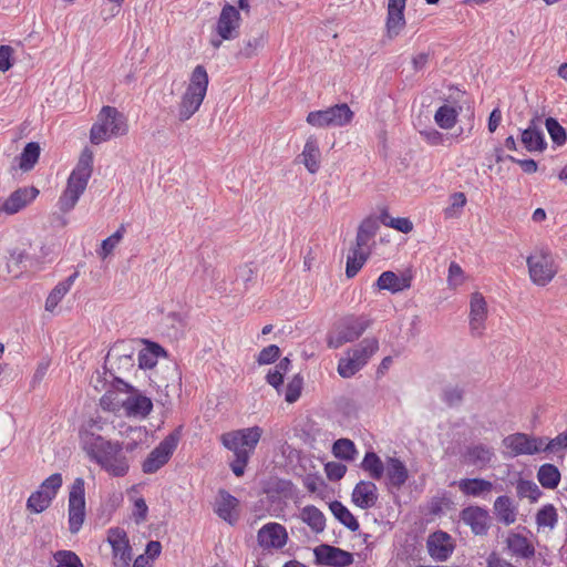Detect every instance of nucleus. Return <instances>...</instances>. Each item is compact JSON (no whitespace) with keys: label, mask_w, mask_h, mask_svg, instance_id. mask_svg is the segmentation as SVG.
<instances>
[{"label":"nucleus","mask_w":567,"mask_h":567,"mask_svg":"<svg viewBox=\"0 0 567 567\" xmlns=\"http://www.w3.org/2000/svg\"><path fill=\"white\" fill-rule=\"evenodd\" d=\"M83 450L91 461L114 477H123L128 473L130 462L123 451V443L86 432L82 435Z\"/></svg>","instance_id":"f257e3e1"},{"label":"nucleus","mask_w":567,"mask_h":567,"mask_svg":"<svg viewBox=\"0 0 567 567\" xmlns=\"http://www.w3.org/2000/svg\"><path fill=\"white\" fill-rule=\"evenodd\" d=\"M262 433V429L255 425L230 431L220 436L221 444L234 454V458L229 462V466L237 477L245 474L247 464L254 454Z\"/></svg>","instance_id":"f03ea898"},{"label":"nucleus","mask_w":567,"mask_h":567,"mask_svg":"<svg viewBox=\"0 0 567 567\" xmlns=\"http://www.w3.org/2000/svg\"><path fill=\"white\" fill-rule=\"evenodd\" d=\"M93 172V153L85 148L71 172L66 187L59 198V208L63 213H69L74 208L81 195L86 189L89 179Z\"/></svg>","instance_id":"7ed1b4c3"},{"label":"nucleus","mask_w":567,"mask_h":567,"mask_svg":"<svg viewBox=\"0 0 567 567\" xmlns=\"http://www.w3.org/2000/svg\"><path fill=\"white\" fill-rule=\"evenodd\" d=\"M208 86V74L203 65H197L192 72L190 82L182 96L178 107L181 122L189 120L202 105Z\"/></svg>","instance_id":"20e7f679"},{"label":"nucleus","mask_w":567,"mask_h":567,"mask_svg":"<svg viewBox=\"0 0 567 567\" xmlns=\"http://www.w3.org/2000/svg\"><path fill=\"white\" fill-rule=\"evenodd\" d=\"M127 132L125 116L113 106H103L97 121L91 127L90 141L97 145L112 136L124 135Z\"/></svg>","instance_id":"39448f33"},{"label":"nucleus","mask_w":567,"mask_h":567,"mask_svg":"<svg viewBox=\"0 0 567 567\" xmlns=\"http://www.w3.org/2000/svg\"><path fill=\"white\" fill-rule=\"evenodd\" d=\"M526 262L530 280L537 286L544 287L549 284L558 271L555 257L547 248L535 249Z\"/></svg>","instance_id":"423d86ee"},{"label":"nucleus","mask_w":567,"mask_h":567,"mask_svg":"<svg viewBox=\"0 0 567 567\" xmlns=\"http://www.w3.org/2000/svg\"><path fill=\"white\" fill-rule=\"evenodd\" d=\"M371 320L365 316H348L342 318L333 333L328 337V347L338 349L344 343L359 339L370 327Z\"/></svg>","instance_id":"0eeeda50"},{"label":"nucleus","mask_w":567,"mask_h":567,"mask_svg":"<svg viewBox=\"0 0 567 567\" xmlns=\"http://www.w3.org/2000/svg\"><path fill=\"white\" fill-rule=\"evenodd\" d=\"M179 442V432L169 433L159 444L147 455L142 464V471L145 474H154L168 463Z\"/></svg>","instance_id":"6e6552de"},{"label":"nucleus","mask_w":567,"mask_h":567,"mask_svg":"<svg viewBox=\"0 0 567 567\" xmlns=\"http://www.w3.org/2000/svg\"><path fill=\"white\" fill-rule=\"evenodd\" d=\"M69 530L76 534L85 518V487L84 480L78 477L74 480L69 493Z\"/></svg>","instance_id":"1a4fd4ad"},{"label":"nucleus","mask_w":567,"mask_h":567,"mask_svg":"<svg viewBox=\"0 0 567 567\" xmlns=\"http://www.w3.org/2000/svg\"><path fill=\"white\" fill-rule=\"evenodd\" d=\"M134 348L131 343L118 341L114 343L105 357V368L112 373L130 371L134 368Z\"/></svg>","instance_id":"9d476101"},{"label":"nucleus","mask_w":567,"mask_h":567,"mask_svg":"<svg viewBox=\"0 0 567 567\" xmlns=\"http://www.w3.org/2000/svg\"><path fill=\"white\" fill-rule=\"evenodd\" d=\"M241 17L238 9L229 3L224 4L215 31L221 40H235L239 35Z\"/></svg>","instance_id":"9b49d317"},{"label":"nucleus","mask_w":567,"mask_h":567,"mask_svg":"<svg viewBox=\"0 0 567 567\" xmlns=\"http://www.w3.org/2000/svg\"><path fill=\"white\" fill-rule=\"evenodd\" d=\"M315 563L321 566L348 567L353 563V555L339 547L321 544L313 548Z\"/></svg>","instance_id":"f8f14e48"},{"label":"nucleus","mask_w":567,"mask_h":567,"mask_svg":"<svg viewBox=\"0 0 567 567\" xmlns=\"http://www.w3.org/2000/svg\"><path fill=\"white\" fill-rule=\"evenodd\" d=\"M383 480L390 493L400 491L409 480V470L404 462L395 456H386Z\"/></svg>","instance_id":"ddd939ff"},{"label":"nucleus","mask_w":567,"mask_h":567,"mask_svg":"<svg viewBox=\"0 0 567 567\" xmlns=\"http://www.w3.org/2000/svg\"><path fill=\"white\" fill-rule=\"evenodd\" d=\"M258 545L262 549H281L288 542V533L279 523H267L257 533Z\"/></svg>","instance_id":"4468645a"},{"label":"nucleus","mask_w":567,"mask_h":567,"mask_svg":"<svg viewBox=\"0 0 567 567\" xmlns=\"http://www.w3.org/2000/svg\"><path fill=\"white\" fill-rule=\"evenodd\" d=\"M427 553L435 561H446L454 551L455 544L451 535L443 530H436L426 539Z\"/></svg>","instance_id":"2eb2a0df"},{"label":"nucleus","mask_w":567,"mask_h":567,"mask_svg":"<svg viewBox=\"0 0 567 567\" xmlns=\"http://www.w3.org/2000/svg\"><path fill=\"white\" fill-rule=\"evenodd\" d=\"M238 506L239 501L226 489H219L218 496L214 505L216 515L227 522L229 525H235L238 520Z\"/></svg>","instance_id":"dca6fc26"},{"label":"nucleus","mask_w":567,"mask_h":567,"mask_svg":"<svg viewBox=\"0 0 567 567\" xmlns=\"http://www.w3.org/2000/svg\"><path fill=\"white\" fill-rule=\"evenodd\" d=\"M462 522L471 527L475 535H486L489 528L488 512L480 506H468L461 511Z\"/></svg>","instance_id":"f3484780"},{"label":"nucleus","mask_w":567,"mask_h":567,"mask_svg":"<svg viewBox=\"0 0 567 567\" xmlns=\"http://www.w3.org/2000/svg\"><path fill=\"white\" fill-rule=\"evenodd\" d=\"M378 487L372 481L358 482L351 494L352 503L361 509H369L374 507L378 503Z\"/></svg>","instance_id":"a211bd4d"},{"label":"nucleus","mask_w":567,"mask_h":567,"mask_svg":"<svg viewBox=\"0 0 567 567\" xmlns=\"http://www.w3.org/2000/svg\"><path fill=\"white\" fill-rule=\"evenodd\" d=\"M38 195L39 189L34 186L18 188L4 200L1 209L8 215L17 214L34 200Z\"/></svg>","instance_id":"6ab92c4d"},{"label":"nucleus","mask_w":567,"mask_h":567,"mask_svg":"<svg viewBox=\"0 0 567 567\" xmlns=\"http://www.w3.org/2000/svg\"><path fill=\"white\" fill-rule=\"evenodd\" d=\"M470 327L475 336H481L485 329V320L487 318V303L480 292H474L470 302Z\"/></svg>","instance_id":"aec40b11"},{"label":"nucleus","mask_w":567,"mask_h":567,"mask_svg":"<svg viewBox=\"0 0 567 567\" xmlns=\"http://www.w3.org/2000/svg\"><path fill=\"white\" fill-rule=\"evenodd\" d=\"M539 122L538 117L533 118L527 128L522 132L520 141L528 152H543L547 147Z\"/></svg>","instance_id":"412c9836"},{"label":"nucleus","mask_w":567,"mask_h":567,"mask_svg":"<svg viewBox=\"0 0 567 567\" xmlns=\"http://www.w3.org/2000/svg\"><path fill=\"white\" fill-rule=\"evenodd\" d=\"M532 435L526 433L509 434L503 440V445L509 450L512 457L519 455H534L537 454V449L532 445Z\"/></svg>","instance_id":"4be33fe9"},{"label":"nucleus","mask_w":567,"mask_h":567,"mask_svg":"<svg viewBox=\"0 0 567 567\" xmlns=\"http://www.w3.org/2000/svg\"><path fill=\"white\" fill-rule=\"evenodd\" d=\"M494 450L485 444L478 443L467 446L464 453V462L477 468H485L494 457Z\"/></svg>","instance_id":"5701e85b"},{"label":"nucleus","mask_w":567,"mask_h":567,"mask_svg":"<svg viewBox=\"0 0 567 567\" xmlns=\"http://www.w3.org/2000/svg\"><path fill=\"white\" fill-rule=\"evenodd\" d=\"M377 287L380 290L398 293L411 287V277L406 275L399 276L390 270L383 271L377 280Z\"/></svg>","instance_id":"b1692460"},{"label":"nucleus","mask_w":567,"mask_h":567,"mask_svg":"<svg viewBox=\"0 0 567 567\" xmlns=\"http://www.w3.org/2000/svg\"><path fill=\"white\" fill-rule=\"evenodd\" d=\"M506 546L513 557L530 559L535 556L534 545L522 534L511 533L506 538Z\"/></svg>","instance_id":"393cba45"},{"label":"nucleus","mask_w":567,"mask_h":567,"mask_svg":"<svg viewBox=\"0 0 567 567\" xmlns=\"http://www.w3.org/2000/svg\"><path fill=\"white\" fill-rule=\"evenodd\" d=\"M457 486L464 495L472 497H485L494 487L492 482L480 477L462 478L457 482Z\"/></svg>","instance_id":"a878e982"},{"label":"nucleus","mask_w":567,"mask_h":567,"mask_svg":"<svg viewBox=\"0 0 567 567\" xmlns=\"http://www.w3.org/2000/svg\"><path fill=\"white\" fill-rule=\"evenodd\" d=\"M320 148L316 137L310 136L303 146L302 153L299 155L301 163L306 166L310 174H316L320 168Z\"/></svg>","instance_id":"bb28decb"},{"label":"nucleus","mask_w":567,"mask_h":567,"mask_svg":"<svg viewBox=\"0 0 567 567\" xmlns=\"http://www.w3.org/2000/svg\"><path fill=\"white\" fill-rule=\"evenodd\" d=\"M123 408L125 409L127 415L145 417L151 413L153 403L152 400L145 395L130 394L126 399H124Z\"/></svg>","instance_id":"cd10ccee"},{"label":"nucleus","mask_w":567,"mask_h":567,"mask_svg":"<svg viewBox=\"0 0 567 567\" xmlns=\"http://www.w3.org/2000/svg\"><path fill=\"white\" fill-rule=\"evenodd\" d=\"M79 274L73 272L68 278H65L63 281H60L49 293L47 300H45V310L49 312H53L54 309L58 307V305L61 302V300L64 298V296L69 292L71 287L73 286L75 279L78 278Z\"/></svg>","instance_id":"c85d7f7f"},{"label":"nucleus","mask_w":567,"mask_h":567,"mask_svg":"<svg viewBox=\"0 0 567 567\" xmlns=\"http://www.w3.org/2000/svg\"><path fill=\"white\" fill-rule=\"evenodd\" d=\"M360 467L371 480L381 481L384 476L385 461L383 462L375 452L368 451L361 461Z\"/></svg>","instance_id":"c756f323"},{"label":"nucleus","mask_w":567,"mask_h":567,"mask_svg":"<svg viewBox=\"0 0 567 567\" xmlns=\"http://www.w3.org/2000/svg\"><path fill=\"white\" fill-rule=\"evenodd\" d=\"M300 518L310 529L319 534L324 530L326 517L323 513L313 505H307L301 509Z\"/></svg>","instance_id":"7c9ffc66"},{"label":"nucleus","mask_w":567,"mask_h":567,"mask_svg":"<svg viewBox=\"0 0 567 567\" xmlns=\"http://www.w3.org/2000/svg\"><path fill=\"white\" fill-rule=\"evenodd\" d=\"M379 229L378 220L373 217H367L358 227L354 247L364 249L369 241L375 236Z\"/></svg>","instance_id":"2f4dec72"},{"label":"nucleus","mask_w":567,"mask_h":567,"mask_svg":"<svg viewBox=\"0 0 567 567\" xmlns=\"http://www.w3.org/2000/svg\"><path fill=\"white\" fill-rule=\"evenodd\" d=\"M537 480L544 488L554 489L560 482V472L556 465L545 463L537 471Z\"/></svg>","instance_id":"473e14b6"},{"label":"nucleus","mask_w":567,"mask_h":567,"mask_svg":"<svg viewBox=\"0 0 567 567\" xmlns=\"http://www.w3.org/2000/svg\"><path fill=\"white\" fill-rule=\"evenodd\" d=\"M329 508L333 516L351 532H357L360 527L358 519L352 513L339 501L329 504Z\"/></svg>","instance_id":"72a5a7b5"},{"label":"nucleus","mask_w":567,"mask_h":567,"mask_svg":"<svg viewBox=\"0 0 567 567\" xmlns=\"http://www.w3.org/2000/svg\"><path fill=\"white\" fill-rule=\"evenodd\" d=\"M494 509L499 522L511 525L516 520V512L508 496H498L494 503Z\"/></svg>","instance_id":"f704fd0d"},{"label":"nucleus","mask_w":567,"mask_h":567,"mask_svg":"<svg viewBox=\"0 0 567 567\" xmlns=\"http://www.w3.org/2000/svg\"><path fill=\"white\" fill-rule=\"evenodd\" d=\"M404 9L393 8V4H388L386 17V32L389 38H394L400 34L405 25Z\"/></svg>","instance_id":"c9c22d12"},{"label":"nucleus","mask_w":567,"mask_h":567,"mask_svg":"<svg viewBox=\"0 0 567 567\" xmlns=\"http://www.w3.org/2000/svg\"><path fill=\"white\" fill-rule=\"evenodd\" d=\"M369 256V250L358 247L351 248L347 257L346 275L348 278H353L365 264Z\"/></svg>","instance_id":"e433bc0d"},{"label":"nucleus","mask_w":567,"mask_h":567,"mask_svg":"<svg viewBox=\"0 0 567 567\" xmlns=\"http://www.w3.org/2000/svg\"><path fill=\"white\" fill-rule=\"evenodd\" d=\"M458 110L450 104H443L440 106L435 114L434 121L439 127L443 130H451L457 122Z\"/></svg>","instance_id":"4c0bfd02"},{"label":"nucleus","mask_w":567,"mask_h":567,"mask_svg":"<svg viewBox=\"0 0 567 567\" xmlns=\"http://www.w3.org/2000/svg\"><path fill=\"white\" fill-rule=\"evenodd\" d=\"M40 152H41V148H40L39 143H37V142L28 143L24 146L22 153L20 154L19 167L23 172L31 171L39 161Z\"/></svg>","instance_id":"58836bf2"},{"label":"nucleus","mask_w":567,"mask_h":567,"mask_svg":"<svg viewBox=\"0 0 567 567\" xmlns=\"http://www.w3.org/2000/svg\"><path fill=\"white\" fill-rule=\"evenodd\" d=\"M327 110L331 126H344L353 118V112L346 103L336 104Z\"/></svg>","instance_id":"ea45409f"},{"label":"nucleus","mask_w":567,"mask_h":567,"mask_svg":"<svg viewBox=\"0 0 567 567\" xmlns=\"http://www.w3.org/2000/svg\"><path fill=\"white\" fill-rule=\"evenodd\" d=\"M378 349L379 342L375 338H365L351 350V353L359 360V362L362 361V365H365L368 360L377 352Z\"/></svg>","instance_id":"a19ab883"},{"label":"nucleus","mask_w":567,"mask_h":567,"mask_svg":"<svg viewBox=\"0 0 567 567\" xmlns=\"http://www.w3.org/2000/svg\"><path fill=\"white\" fill-rule=\"evenodd\" d=\"M332 453L337 458L350 462L355 458L357 449L351 440L339 439L333 443Z\"/></svg>","instance_id":"79ce46f5"},{"label":"nucleus","mask_w":567,"mask_h":567,"mask_svg":"<svg viewBox=\"0 0 567 567\" xmlns=\"http://www.w3.org/2000/svg\"><path fill=\"white\" fill-rule=\"evenodd\" d=\"M364 365H362V361L359 362L357 358L348 352V357L341 358L338 362V373L344 378L353 377L358 371H360Z\"/></svg>","instance_id":"37998d69"},{"label":"nucleus","mask_w":567,"mask_h":567,"mask_svg":"<svg viewBox=\"0 0 567 567\" xmlns=\"http://www.w3.org/2000/svg\"><path fill=\"white\" fill-rule=\"evenodd\" d=\"M52 503V499L49 497V495H45L44 493L37 489L33 492L28 501H27V509H29L31 513L40 514L43 511H45Z\"/></svg>","instance_id":"c03bdc74"},{"label":"nucleus","mask_w":567,"mask_h":567,"mask_svg":"<svg viewBox=\"0 0 567 567\" xmlns=\"http://www.w3.org/2000/svg\"><path fill=\"white\" fill-rule=\"evenodd\" d=\"M125 231V225L122 224L114 234H112L102 241L101 249L97 250V254L102 259H105L114 250V248L122 240Z\"/></svg>","instance_id":"a18cd8bd"},{"label":"nucleus","mask_w":567,"mask_h":567,"mask_svg":"<svg viewBox=\"0 0 567 567\" xmlns=\"http://www.w3.org/2000/svg\"><path fill=\"white\" fill-rule=\"evenodd\" d=\"M557 511L551 504L544 505L536 515V523L538 527L554 528L557 524Z\"/></svg>","instance_id":"49530a36"},{"label":"nucleus","mask_w":567,"mask_h":567,"mask_svg":"<svg viewBox=\"0 0 567 567\" xmlns=\"http://www.w3.org/2000/svg\"><path fill=\"white\" fill-rule=\"evenodd\" d=\"M546 130L551 138V141L561 146L567 141L566 130L559 124V122L554 117H547L545 121Z\"/></svg>","instance_id":"de8ad7c7"},{"label":"nucleus","mask_w":567,"mask_h":567,"mask_svg":"<svg viewBox=\"0 0 567 567\" xmlns=\"http://www.w3.org/2000/svg\"><path fill=\"white\" fill-rule=\"evenodd\" d=\"M55 567H84L80 557L72 550H58L53 555Z\"/></svg>","instance_id":"09e8293b"},{"label":"nucleus","mask_w":567,"mask_h":567,"mask_svg":"<svg viewBox=\"0 0 567 567\" xmlns=\"http://www.w3.org/2000/svg\"><path fill=\"white\" fill-rule=\"evenodd\" d=\"M264 44L265 39L262 34L244 40L238 51V55L245 59H249L255 55L257 51L264 47Z\"/></svg>","instance_id":"8fccbe9b"},{"label":"nucleus","mask_w":567,"mask_h":567,"mask_svg":"<svg viewBox=\"0 0 567 567\" xmlns=\"http://www.w3.org/2000/svg\"><path fill=\"white\" fill-rule=\"evenodd\" d=\"M62 475L60 473H54L45 478L39 486V491L49 495V497L53 501L62 486Z\"/></svg>","instance_id":"3c124183"},{"label":"nucleus","mask_w":567,"mask_h":567,"mask_svg":"<svg viewBox=\"0 0 567 567\" xmlns=\"http://www.w3.org/2000/svg\"><path fill=\"white\" fill-rule=\"evenodd\" d=\"M302 385L303 379L299 374H296L287 384L285 400L288 403L296 402L301 395Z\"/></svg>","instance_id":"603ef678"},{"label":"nucleus","mask_w":567,"mask_h":567,"mask_svg":"<svg viewBox=\"0 0 567 567\" xmlns=\"http://www.w3.org/2000/svg\"><path fill=\"white\" fill-rule=\"evenodd\" d=\"M115 567H128L132 560V549L130 543L118 546L117 549H112Z\"/></svg>","instance_id":"864d4df0"},{"label":"nucleus","mask_w":567,"mask_h":567,"mask_svg":"<svg viewBox=\"0 0 567 567\" xmlns=\"http://www.w3.org/2000/svg\"><path fill=\"white\" fill-rule=\"evenodd\" d=\"M420 135L424 142H426L431 146H440L444 145V143L449 140V137L437 131L436 128L429 127L420 131Z\"/></svg>","instance_id":"5fc2aeb1"},{"label":"nucleus","mask_w":567,"mask_h":567,"mask_svg":"<svg viewBox=\"0 0 567 567\" xmlns=\"http://www.w3.org/2000/svg\"><path fill=\"white\" fill-rule=\"evenodd\" d=\"M123 401L124 399H120L116 391L109 390L102 395L100 403L104 410L115 412L123 406Z\"/></svg>","instance_id":"6e6d98bb"},{"label":"nucleus","mask_w":567,"mask_h":567,"mask_svg":"<svg viewBox=\"0 0 567 567\" xmlns=\"http://www.w3.org/2000/svg\"><path fill=\"white\" fill-rule=\"evenodd\" d=\"M466 205V196L462 192H456L451 196V205L444 209L446 218L456 217V209H462Z\"/></svg>","instance_id":"4d7b16f0"},{"label":"nucleus","mask_w":567,"mask_h":567,"mask_svg":"<svg viewBox=\"0 0 567 567\" xmlns=\"http://www.w3.org/2000/svg\"><path fill=\"white\" fill-rule=\"evenodd\" d=\"M107 542L111 545L112 549H117L118 546L128 543L127 535L124 529L120 527L110 528L107 532Z\"/></svg>","instance_id":"13d9d810"},{"label":"nucleus","mask_w":567,"mask_h":567,"mask_svg":"<svg viewBox=\"0 0 567 567\" xmlns=\"http://www.w3.org/2000/svg\"><path fill=\"white\" fill-rule=\"evenodd\" d=\"M307 123L316 127L331 126L328 110L312 111L307 115Z\"/></svg>","instance_id":"bf43d9fd"},{"label":"nucleus","mask_w":567,"mask_h":567,"mask_svg":"<svg viewBox=\"0 0 567 567\" xmlns=\"http://www.w3.org/2000/svg\"><path fill=\"white\" fill-rule=\"evenodd\" d=\"M280 355V349L276 344H270L266 348H264L257 358V362L262 364H270L274 363Z\"/></svg>","instance_id":"052dcab7"},{"label":"nucleus","mask_w":567,"mask_h":567,"mask_svg":"<svg viewBox=\"0 0 567 567\" xmlns=\"http://www.w3.org/2000/svg\"><path fill=\"white\" fill-rule=\"evenodd\" d=\"M324 471L330 481H340L347 473V466L338 462H328Z\"/></svg>","instance_id":"680f3d73"},{"label":"nucleus","mask_w":567,"mask_h":567,"mask_svg":"<svg viewBox=\"0 0 567 567\" xmlns=\"http://www.w3.org/2000/svg\"><path fill=\"white\" fill-rule=\"evenodd\" d=\"M548 454H557L567 450V430L548 441Z\"/></svg>","instance_id":"e2e57ef3"},{"label":"nucleus","mask_w":567,"mask_h":567,"mask_svg":"<svg viewBox=\"0 0 567 567\" xmlns=\"http://www.w3.org/2000/svg\"><path fill=\"white\" fill-rule=\"evenodd\" d=\"M463 400V390L457 386L446 388L443 392V401L450 405H458Z\"/></svg>","instance_id":"0e129e2a"},{"label":"nucleus","mask_w":567,"mask_h":567,"mask_svg":"<svg viewBox=\"0 0 567 567\" xmlns=\"http://www.w3.org/2000/svg\"><path fill=\"white\" fill-rule=\"evenodd\" d=\"M447 281L450 286H460L464 281L463 269L455 261H452L449 266Z\"/></svg>","instance_id":"69168bd1"},{"label":"nucleus","mask_w":567,"mask_h":567,"mask_svg":"<svg viewBox=\"0 0 567 567\" xmlns=\"http://www.w3.org/2000/svg\"><path fill=\"white\" fill-rule=\"evenodd\" d=\"M138 365L142 369H152L156 365L157 360L154 357V352L145 349L141 350L137 355Z\"/></svg>","instance_id":"338daca9"},{"label":"nucleus","mask_w":567,"mask_h":567,"mask_svg":"<svg viewBox=\"0 0 567 567\" xmlns=\"http://www.w3.org/2000/svg\"><path fill=\"white\" fill-rule=\"evenodd\" d=\"M148 507L144 498H137L134 502L133 516L137 524L144 522L147 517Z\"/></svg>","instance_id":"774afa93"}]
</instances>
